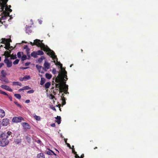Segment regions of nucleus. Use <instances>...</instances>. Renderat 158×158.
I'll return each mask as SVG.
<instances>
[{
    "label": "nucleus",
    "mask_w": 158,
    "mask_h": 158,
    "mask_svg": "<svg viewBox=\"0 0 158 158\" xmlns=\"http://www.w3.org/2000/svg\"><path fill=\"white\" fill-rule=\"evenodd\" d=\"M66 82H64V86L62 89L64 92V93L65 94H69V93L68 92V86L66 84Z\"/></svg>",
    "instance_id": "0eeeda50"
},
{
    "label": "nucleus",
    "mask_w": 158,
    "mask_h": 158,
    "mask_svg": "<svg viewBox=\"0 0 158 158\" xmlns=\"http://www.w3.org/2000/svg\"><path fill=\"white\" fill-rule=\"evenodd\" d=\"M0 80L2 81H5L6 82H7V81H6L5 79V77H4L3 76H1L0 77Z\"/></svg>",
    "instance_id": "473e14b6"
},
{
    "label": "nucleus",
    "mask_w": 158,
    "mask_h": 158,
    "mask_svg": "<svg viewBox=\"0 0 158 158\" xmlns=\"http://www.w3.org/2000/svg\"><path fill=\"white\" fill-rule=\"evenodd\" d=\"M31 89V88L28 86H26L23 87V89L24 90H27Z\"/></svg>",
    "instance_id": "4c0bfd02"
},
{
    "label": "nucleus",
    "mask_w": 158,
    "mask_h": 158,
    "mask_svg": "<svg viewBox=\"0 0 158 158\" xmlns=\"http://www.w3.org/2000/svg\"><path fill=\"white\" fill-rule=\"evenodd\" d=\"M46 71V69H45V68L43 67L40 70L39 72L41 73H44L45 71Z\"/></svg>",
    "instance_id": "c85d7f7f"
},
{
    "label": "nucleus",
    "mask_w": 158,
    "mask_h": 158,
    "mask_svg": "<svg viewBox=\"0 0 158 158\" xmlns=\"http://www.w3.org/2000/svg\"><path fill=\"white\" fill-rule=\"evenodd\" d=\"M26 32L27 33L29 34V33H31V31L30 30V28L29 27H27L26 28Z\"/></svg>",
    "instance_id": "7c9ffc66"
},
{
    "label": "nucleus",
    "mask_w": 158,
    "mask_h": 158,
    "mask_svg": "<svg viewBox=\"0 0 158 158\" xmlns=\"http://www.w3.org/2000/svg\"><path fill=\"white\" fill-rule=\"evenodd\" d=\"M6 18V16L4 15L3 16H2L1 18V19H5Z\"/></svg>",
    "instance_id": "8fccbe9b"
},
{
    "label": "nucleus",
    "mask_w": 158,
    "mask_h": 158,
    "mask_svg": "<svg viewBox=\"0 0 158 158\" xmlns=\"http://www.w3.org/2000/svg\"><path fill=\"white\" fill-rule=\"evenodd\" d=\"M64 94H62V96H61V99L62 101L65 100V98L64 97Z\"/></svg>",
    "instance_id": "a18cd8bd"
},
{
    "label": "nucleus",
    "mask_w": 158,
    "mask_h": 158,
    "mask_svg": "<svg viewBox=\"0 0 158 158\" xmlns=\"http://www.w3.org/2000/svg\"><path fill=\"white\" fill-rule=\"evenodd\" d=\"M15 97L18 99H20L21 98V96L20 94H14Z\"/></svg>",
    "instance_id": "bb28decb"
},
{
    "label": "nucleus",
    "mask_w": 158,
    "mask_h": 158,
    "mask_svg": "<svg viewBox=\"0 0 158 158\" xmlns=\"http://www.w3.org/2000/svg\"><path fill=\"white\" fill-rule=\"evenodd\" d=\"M67 72L64 69V74H63V75L62 74V75H63V77H64V78H65V79L66 80H65L64 79V80L62 79V80L63 81V84H64V82H66V81H67L68 79V78L67 77Z\"/></svg>",
    "instance_id": "4468645a"
},
{
    "label": "nucleus",
    "mask_w": 158,
    "mask_h": 158,
    "mask_svg": "<svg viewBox=\"0 0 158 158\" xmlns=\"http://www.w3.org/2000/svg\"><path fill=\"white\" fill-rule=\"evenodd\" d=\"M19 80L20 81H25V79L24 78V77H20Z\"/></svg>",
    "instance_id": "864d4df0"
},
{
    "label": "nucleus",
    "mask_w": 158,
    "mask_h": 158,
    "mask_svg": "<svg viewBox=\"0 0 158 158\" xmlns=\"http://www.w3.org/2000/svg\"><path fill=\"white\" fill-rule=\"evenodd\" d=\"M51 85V83L50 82H48L46 83L45 84L44 86L46 89H48L49 88V86Z\"/></svg>",
    "instance_id": "b1692460"
},
{
    "label": "nucleus",
    "mask_w": 158,
    "mask_h": 158,
    "mask_svg": "<svg viewBox=\"0 0 158 158\" xmlns=\"http://www.w3.org/2000/svg\"><path fill=\"white\" fill-rule=\"evenodd\" d=\"M57 120L56 121L58 124H60L61 123V117L60 116H57L55 118Z\"/></svg>",
    "instance_id": "aec40b11"
},
{
    "label": "nucleus",
    "mask_w": 158,
    "mask_h": 158,
    "mask_svg": "<svg viewBox=\"0 0 158 158\" xmlns=\"http://www.w3.org/2000/svg\"><path fill=\"white\" fill-rule=\"evenodd\" d=\"M37 158H45V155L43 153L38 154L37 155Z\"/></svg>",
    "instance_id": "a211bd4d"
},
{
    "label": "nucleus",
    "mask_w": 158,
    "mask_h": 158,
    "mask_svg": "<svg viewBox=\"0 0 158 158\" xmlns=\"http://www.w3.org/2000/svg\"><path fill=\"white\" fill-rule=\"evenodd\" d=\"M5 115V111L2 109H0V117L2 118Z\"/></svg>",
    "instance_id": "dca6fc26"
},
{
    "label": "nucleus",
    "mask_w": 158,
    "mask_h": 158,
    "mask_svg": "<svg viewBox=\"0 0 158 158\" xmlns=\"http://www.w3.org/2000/svg\"><path fill=\"white\" fill-rule=\"evenodd\" d=\"M45 77L47 79H50L52 78V75L49 73H46L45 74Z\"/></svg>",
    "instance_id": "5701e85b"
},
{
    "label": "nucleus",
    "mask_w": 158,
    "mask_h": 158,
    "mask_svg": "<svg viewBox=\"0 0 158 158\" xmlns=\"http://www.w3.org/2000/svg\"><path fill=\"white\" fill-rule=\"evenodd\" d=\"M4 62L6 64L8 67H10L12 66V62L11 61L9 60L8 58H6Z\"/></svg>",
    "instance_id": "423d86ee"
},
{
    "label": "nucleus",
    "mask_w": 158,
    "mask_h": 158,
    "mask_svg": "<svg viewBox=\"0 0 158 158\" xmlns=\"http://www.w3.org/2000/svg\"><path fill=\"white\" fill-rule=\"evenodd\" d=\"M45 59V57L44 56H41V57L39 58L38 59V61L40 63H41L43 60Z\"/></svg>",
    "instance_id": "a878e982"
},
{
    "label": "nucleus",
    "mask_w": 158,
    "mask_h": 158,
    "mask_svg": "<svg viewBox=\"0 0 158 158\" xmlns=\"http://www.w3.org/2000/svg\"><path fill=\"white\" fill-rule=\"evenodd\" d=\"M37 55H43L44 54V52L41 50H38L36 52Z\"/></svg>",
    "instance_id": "cd10ccee"
},
{
    "label": "nucleus",
    "mask_w": 158,
    "mask_h": 158,
    "mask_svg": "<svg viewBox=\"0 0 158 158\" xmlns=\"http://www.w3.org/2000/svg\"><path fill=\"white\" fill-rule=\"evenodd\" d=\"M2 41L0 43L2 44H5V47H4L6 49L9 50V51H6L4 53V55L5 56H7V57L10 56V53L11 51L10 50V49L12 48V46H10V42L11 41L10 39H5L2 38Z\"/></svg>",
    "instance_id": "f03ea898"
},
{
    "label": "nucleus",
    "mask_w": 158,
    "mask_h": 158,
    "mask_svg": "<svg viewBox=\"0 0 158 158\" xmlns=\"http://www.w3.org/2000/svg\"><path fill=\"white\" fill-rule=\"evenodd\" d=\"M27 58V56L26 55H23L22 56L21 60L22 61H23L26 60Z\"/></svg>",
    "instance_id": "f704fd0d"
},
{
    "label": "nucleus",
    "mask_w": 158,
    "mask_h": 158,
    "mask_svg": "<svg viewBox=\"0 0 158 158\" xmlns=\"http://www.w3.org/2000/svg\"><path fill=\"white\" fill-rule=\"evenodd\" d=\"M14 103L16 104V105L18 106L19 107H21V105L19 104L17 102H14Z\"/></svg>",
    "instance_id": "09e8293b"
},
{
    "label": "nucleus",
    "mask_w": 158,
    "mask_h": 158,
    "mask_svg": "<svg viewBox=\"0 0 158 158\" xmlns=\"http://www.w3.org/2000/svg\"><path fill=\"white\" fill-rule=\"evenodd\" d=\"M28 48H29L27 45H25L24 46V49L26 50H27V49H28Z\"/></svg>",
    "instance_id": "4d7b16f0"
},
{
    "label": "nucleus",
    "mask_w": 158,
    "mask_h": 158,
    "mask_svg": "<svg viewBox=\"0 0 158 158\" xmlns=\"http://www.w3.org/2000/svg\"><path fill=\"white\" fill-rule=\"evenodd\" d=\"M64 77L63 76L62 74L59 73L56 78V79L55 81L57 83H59L60 82V80H64Z\"/></svg>",
    "instance_id": "6e6552de"
},
{
    "label": "nucleus",
    "mask_w": 158,
    "mask_h": 158,
    "mask_svg": "<svg viewBox=\"0 0 158 158\" xmlns=\"http://www.w3.org/2000/svg\"><path fill=\"white\" fill-rule=\"evenodd\" d=\"M43 40L41 41L40 40L36 39L34 40V42L32 43L30 42V44L32 45H36L38 47L41 48L42 50H43L44 51L48 52L47 54L51 55L53 58H56V55L54 52L49 48L47 46H45L43 43H42Z\"/></svg>",
    "instance_id": "f257e3e1"
},
{
    "label": "nucleus",
    "mask_w": 158,
    "mask_h": 158,
    "mask_svg": "<svg viewBox=\"0 0 158 158\" xmlns=\"http://www.w3.org/2000/svg\"><path fill=\"white\" fill-rule=\"evenodd\" d=\"M30 102V100L29 99L25 101V102L27 103H29Z\"/></svg>",
    "instance_id": "774afa93"
},
{
    "label": "nucleus",
    "mask_w": 158,
    "mask_h": 158,
    "mask_svg": "<svg viewBox=\"0 0 158 158\" xmlns=\"http://www.w3.org/2000/svg\"><path fill=\"white\" fill-rule=\"evenodd\" d=\"M45 79L44 78L41 77V80L40 81V84L41 85H43L45 83Z\"/></svg>",
    "instance_id": "4be33fe9"
},
{
    "label": "nucleus",
    "mask_w": 158,
    "mask_h": 158,
    "mask_svg": "<svg viewBox=\"0 0 158 158\" xmlns=\"http://www.w3.org/2000/svg\"><path fill=\"white\" fill-rule=\"evenodd\" d=\"M30 64V62H26L25 64V66H27L29 65Z\"/></svg>",
    "instance_id": "052dcab7"
},
{
    "label": "nucleus",
    "mask_w": 158,
    "mask_h": 158,
    "mask_svg": "<svg viewBox=\"0 0 158 158\" xmlns=\"http://www.w3.org/2000/svg\"><path fill=\"white\" fill-rule=\"evenodd\" d=\"M4 133L5 135H6V136H7V139L9 138L10 136H11V137H12V133L11 131H8L6 133Z\"/></svg>",
    "instance_id": "f3484780"
},
{
    "label": "nucleus",
    "mask_w": 158,
    "mask_h": 158,
    "mask_svg": "<svg viewBox=\"0 0 158 158\" xmlns=\"http://www.w3.org/2000/svg\"><path fill=\"white\" fill-rule=\"evenodd\" d=\"M18 84V82H15L14 81L13 82V85H17Z\"/></svg>",
    "instance_id": "de8ad7c7"
},
{
    "label": "nucleus",
    "mask_w": 158,
    "mask_h": 158,
    "mask_svg": "<svg viewBox=\"0 0 158 158\" xmlns=\"http://www.w3.org/2000/svg\"><path fill=\"white\" fill-rule=\"evenodd\" d=\"M84 154H82L81 155L80 157L79 156V158H84Z\"/></svg>",
    "instance_id": "69168bd1"
},
{
    "label": "nucleus",
    "mask_w": 158,
    "mask_h": 158,
    "mask_svg": "<svg viewBox=\"0 0 158 158\" xmlns=\"http://www.w3.org/2000/svg\"><path fill=\"white\" fill-rule=\"evenodd\" d=\"M67 146L68 147H69L70 149H72V148L71 147L70 144L69 143H66V144Z\"/></svg>",
    "instance_id": "680f3d73"
},
{
    "label": "nucleus",
    "mask_w": 158,
    "mask_h": 158,
    "mask_svg": "<svg viewBox=\"0 0 158 158\" xmlns=\"http://www.w3.org/2000/svg\"><path fill=\"white\" fill-rule=\"evenodd\" d=\"M62 101V106H64L65 104H66V102H65V100L63 101Z\"/></svg>",
    "instance_id": "bf43d9fd"
},
{
    "label": "nucleus",
    "mask_w": 158,
    "mask_h": 158,
    "mask_svg": "<svg viewBox=\"0 0 158 158\" xmlns=\"http://www.w3.org/2000/svg\"><path fill=\"white\" fill-rule=\"evenodd\" d=\"M8 0H0V7L2 10H3L5 7L7 5V2Z\"/></svg>",
    "instance_id": "20e7f679"
},
{
    "label": "nucleus",
    "mask_w": 158,
    "mask_h": 158,
    "mask_svg": "<svg viewBox=\"0 0 158 158\" xmlns=\"http://www.w3.org/2000/svg\"><path fill=\"white\" fill-rule=\"evenodd\" d=\"M24 118L22 117H15L12 119V121L14 123H19L21 122L22 120H24Z\"/></svg>",
    "instance_id": "39448f33"
},
{
    "label": "nucleus",
    "mask_w": 158,
    "mask_h": 158,
    "mask_svg": "<svg viewBox=\"0 0 158 158\" xmlns=\"http://www.w3.org/2000/svg\"><path fill=\"white\" fill-rule=\"evenodd\" d=\"M4 65V64L3 63H0V69Z\"/></svg>",
    "instance_id": "338daca9"
},
{
    "label": "nucleus",
    "mask_w": 158,
    "mask_h": 158,
    "mask_svg": "<svg viewBox=\"0 0 158 158\" xmlns=\"http://www.w3.org/2000/svg\"><path fill=\"white\" fill-rule=\"evenodd\" d=\"M14 142L15 144H18L21 143V139H16L15 140Z\"/></svg>",
    "instance_id": "6ab92c4d"
},
{
    "label": "nucleus",
    "mask_w": 158,
    "mask_h": 158,
    "mask_svg": "<svg viewBox=\"0 0 158 158\" xmlns=\"http://www.w3.org/2000/svg\"><path fill=\"white\" fill-rule=\"evenodd\" d=\"M36 67L37 68L39 72L40 71V70L42 68V67L41 66H40L38 64H36Z\"/></svg>",
    "instance_id": "72a5a7b5"
},
{
    "label": "nucleus",
    "mask_w": 158,
    "mask_h": 158,
    "mask_svg": "<svg viewBox=\"0 0 158 158\" xmlns=\"http://www.w3.org/2000/svg\"><path fill=\"white\" fill-rule=\"evenodd\" d=\"M34 90L33 89L28 90L27 91V93L28 94H32L33 93Z\"/></svg>",
    "instance_id": "37998d69"
},
{
    "label": "nucleus",
    "mask_w": 158,
    "mask_h": 158,
    "mask_svg": "<svg viewBox=\"0 0 158 158\" xmlns=\"http://www.w3.org/2000/svg\"><path fill=\"white\" fill-rule=\"evenodd\" d=\"M17 56L18 58H20L21 56V52H19L17 54Z\"/></svg>",
    "instance_id": "49530a36"
},
{
    "label": "nucleus",
    "mask_w": 158,
    "mask_h": 158,
    "mask_svg": "<svg viewBox=\"0 0 158 158\" xmlns=\"http://www.w3.org/2000/svg\"><path fill=\"white\" fill-rule=\"evenodd\" d=\"M9 123V120L7 118L3 119L2 122V124L3 126H6Z\"/></svg>",
    "instance_id": "9d476101"
},
{
    "label": "nucleus",
    "mask_w": 158,
    "mask_h": 158,
    "mask_svg": "<svg viewBox=\"0 0 158 158\" xmlns=\"http://www.w3.org/2000/svg\"><path fill=\"white\" fill-rule=\"evenodd\" d=\"M26 138L28 141L31 140V139L28 136H26Z\"/></svg>",
    "instance_id": "6e6d98bb"
},
{
    "label": "nucleus",
    "mask_w": 158,
    "mask_h": 158,
    "mask_svg": "<svg viewBox=\"0 0 158 158\" xmlns=\"http://www.w3.org/2000/svg\"><path fill=\"white\" fill-rule=\"evenodd\" d=\"M31 56H32L35 58H36L37 57V53L35 52H33L32 53H31Z\"/></svg>",
    "instance_id": "412c9836"
},
{
    "label": "nucleus",
    "mask_w": 158,
    "mask_h": 158,
    "mask_svg": "<svg viewBox=\"0 0 158 158\" xmlns=\"http://www.w3.org/2000/svg\"><path fill=\"white\" fill-rule=\"evenodd\" d=\"M0 94H3V95H7V96H8L7 94H6L5 92L1 90H0Z\"/></svg>",
    "instance_id": "ea45409f"
},
{
    "label": "nucleus",
    "mask_w": 158,
    "mask_h": 158,
    "mask_svg": "<svg viewBox=\"0 0 158 158\" xmlns=\"http://www.w3.org/2000/svg\"><path fill=\"white\" fill-rule=\"evenodd\" d=\"M61 106V105L60 104H59L58 105H56V106L58 107L59 108L60 110L61 111V109L60 108V106Z\"/></svg>",
    "instance_id": "5fc2aeb1"
},
{
    "label": "nucleus",
    "mask_w": 158,
    "mask_h": 158,
    "mask_svg": "<svg viewBox=\"0 0 158 158\" xmlns=\"http://www.w3.org/2000/svg\"><path fill=\"white\" fill-rule=\"evenodd\" d=\"M5 135V137H2V139L0 140V146L5 147L9 143V140L7 139V136Z\"/></svg>",
    "instance_id": "7ed1b4c3"
},
{
    "label": "nucleus",
    "mask_w": 158,
    "mask_h": 158,
    "mask_svg": "<svg viewBox=\"0 0 158 158\" xmlns=\"http://www.w3.org/2000/svg\"><path fill=\"white\" fill-rule=\"evenodd\" d=\"M56 85V87L59 88V92H63V90H62L63 89H62L63 87L64 86V84H56L55 85Z\"/></svg>",
    "instance_id": "1a4fd4ad"
},
{
    "label": "nucleus",
    "mask_w": 158,
    "mask_h": 158,
    "mask_svg": "<svg viewBox=\"0 0 158 158\" xmlns=\"http://www.w3.org/2000/svg\"><path fill=\"white\" fill-rule=\"evenodd\" d=\"M29 51V48H28V49H27V50H26L27 54H30Z\"/></svg>",
    "instance_id": "3c124183"
},
{
    "label": "nucleus",
    "mask_w": 158,
    "mask_h": 158,
    "mask_svg": "<svg viewBox=\"0 0 158 158\" xmlns=\"http://www.w3.org/2000/svg\"><path fill=\"white\" fill-rule=\"evenodd\" d=\"M49 151L51 152V153H52L54 155L56 156V154L53 151H52V150H49Z\"/></svg>",
    "instance_id": "e2e57ef3"
},
{
    "label": "nucleus",
    "mask_w": 158,
    "mask_h": 158,
    "mask_svg": "<svg viewBox=\"0 0 158 158\" xmlns=\"http://www.w3.org/2000/svg\"><path fill=\"white\" fill-rule=\"evenodd\" d=\"M28 68V67H20V69H27Z\"/></svg>",
    "instance_id": "13d9d810"
},
{
    "label": "nucleus",
    "mask_w": 158,
    "mask_h": 158,
    "mask_svg": "<svg viewBox=\"0 0 158 158\" xmlns=\"http://www.w3.org/2000/svg\"><path fill=\"white\" fill-rule=\"evenodd\" d=\"M48 55H51V57L54 60V59H56V60H57V56H56V58H52V55H50V54H48ZM53 56L52 57L54 56ZM55 64L56 65H60V68L61 69H62V64H60V63L59 62H58L57 60H56V63Z\"/></svg>",
    "instance_id": "f8f14e48"
},
{
    "label": "nucleus",
    "mask_w": 158,
    "mask_h": 158,
    "mask_svg": "<svg viewBox=\"0 0 158 158\" xmlns=\"http://www.w3.org/2000/svg\"><path fill=\"white\" fill-rule=\"evenodd\" d=\"M46 153L49 155H52V153H51V152L50 151H47L46 152Z\"/></svg>",
    "instance_id": "603ef678"
},
{
    "label": "nucleus",
    "mask_w": 158,
    "mask_h": 158,
    "mask_svg": "<svg viewBox=\"0 0 158 158\" xmlns=\"http://www.w3.org/2000/svg\"><path fill=\"white\" fill-rule=\"evenodd\" d=\"M22 126L25 129H30L31 128L30 125L27 123H22Z\"/></svg>",
    "instance_id": "ddd939ff"
},
{
    "label": "nucleus",
    "mask_w": 158,
    "mask_h": 158,
    "mask_svg": "<svg viewBox=\"0 0 158 158\" xmlns=\"http://www.w3.org/2000/svg\"><path fill=\"white\" fill-rule=\"evenodd\" d=\"M24 77L25 81L31 79L29 75H25Z\"/></svg>",
    "instance_id": "2f4dec72"
},
{
    "label": "nucleus",
    "mask_w": 158,
    "mask_h": 158,
    "mask_svg": "<svg viewBox=\"0 0 158 158\" xmlns=\"http://www.w3.org/2000/svg\"><path fill=\"white\" fill-rule=\"evenodd\" d=\"M4 15H5V16H6V17H7V16H8L9 15L10 13H9V12H7L5 11H4Z\"/></svg>",
    "instance_id": "58836bf2"
},
{
    "label": "nucleus",
    "mask_w": 158,
    "mask_h": 158,
    "mask_svg": "<svg viewBox=\"0 0 158 158\" xmlns=\"http://www.w3.org/2000/svg\"><path fill=\"white\" fill-rule=\"evenodd\" d=\"M5 135L2 131H0V138L5 137Z\"/></svg>",
    "instance_id": "c9c22d12"
},
{
    "label": "nucleus",
    "mask_w": 158,
    "mask_h": 158,
    "mask_svg": "<svg viewBox=\"0 0 158 158\" xmlns=\"http://www.w3.org/2000/svg\"><path fill=\"white\" fill-rule=\"evenodd\" d=\"M1 76L4 77H6V73L3 70H2L1 71Z\"/></svg>",
    "instance_id": "c756f323"
},
{
    "label": "nucleus",
    "mask_w": 158,
    "mask_h": 158,
    "mask_svg": "<svg viewBox=\"0 0 158 158\" xmlns=\"http://www.w3.org/2000/svg\"><path fill=\"white\" fill-rule=\"evenodd\" d=\"M75 155V158H79V156L77 154V152H73V153Z\"/></svg>",
    "instance_id": "79ce46f5"
},
{
    "label": "nucleus",
    "mask_w": 158,
    "mask_h": 158,
    "mask_svg": "<svg viewBox=\"0 0 158 158\" xmlns=\"http://www.w3.org/2000/svg\"><path fill=\"white\" fill-rule=\"evenodd\" d=\"M50 64L49 63L45 61L44 64V68L47 69H48L50 66Z\"/></svg>",
    "instance_id": "2eb2a0df"
},
{
    "label": "nucleus",
    "mask_w": 158,
    "mask_h": 158,
    "mask_svg": "<svg viewBox=\"0 0 158 158\" xmlns=\"http://www.w3.org/2000/svg\"><path fill=\"white\" fill-rule=\"evenodd\" d=\"M1 87L3 89H4L9 91L12 92V89L10 88L9 86L6 85H1Z\"/></svg>",
    "instance_id": "9b49d317"
},
{
    "label": "nucleus",
    "mask_w": 158,
    "mask_h": 158,
    "mask_svg": "<svg viewBox=\"0 0 158 158\" xmlns=\"http://www.w3.org/2000/svg\"><path fill=\"white\" fill-rule=\"evenodd\" d=\"M64 69L65 70V68H62V69H61L62 70V73L61 74L60 73V74H63V75L64 74Z\"/></svg>",
    "instance_id": "0e129e2a"
},
{
    "label": "nucleus",
    "mask_w": 158,
    "mask_h": 158,
    "mask_svg": "<svg viewBox=\"0 0 158 158\" xmlns=\"http://www.w3.org/2000/svg\"><path fill=\"white\" fill-rule=\"evenodd\" d=\"M19 59H16L15 61H14V62H13V64L15 65V64H17L19 61Z\"/></svg>",
    "instance_id": "a19ab883"
},
{
    "label": "nucleus",
    "mask_w": 158,
    "mask_h": 158,
    "mask_svg": "<svg viewBox=\"0 0 158 158\" xmlns=\"http://www.w3.org/2000/svg\"><path fill=\"white\" fill-rule=\"evenodd\" d=\"M16 54H12L11 56V59H15L16 58Z\"/></svg>",
    "instance_id": "e433bc0d"
},
{
    "label": "nucleus",
    "mask_w": 158,
    "mask_h": 158,
    "mask_svg": "<svg viewBox=\"0 0 158 158\" xmlns=\"http://www.w3.org/2000/svg\"><path fill=\"white\" fill-rule=\"evenodd\" d=\"M33 117L36 120L40 121L41 120V118L39 116H38L35 114L33 116Z\"/></svg>",
    "instance_id": "393cba45"
},
{
    "label": "nucleus",
    "mask_w": 158,
    "mask_h": 158,
    "mask_svg": "<svg viewBox=\"0 0 158 158\" xmlns=\"http://www.w3.org/2000/svg\"><path fill=\"white\" fill-rule=\"evenodd\" d=\"M56 71L55 69L53 68L52 70V73L54 74H55L56 73Z\"/></svg>",
    "instance_id": "c03bdc74"
}]
</instances>
